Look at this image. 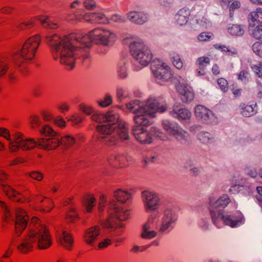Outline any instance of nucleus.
Segmentation results:
<instances>
[{
    "label": "nucleus",
    "instance_id": "nucleus-54",
    "mask_svg": "<svg viewBox=\"0 0 262 262\" xmlns=\"http://www.w3.org/2000/svg\"><path fill=\"white\" fill-rule=\"evenodd\" d=\"M251 68L256 76L262 78V62L258 61L255 64H251Z\"/></svg>",
    "mask_w": 262,
    "mask_h": 262
},
{
    "label": "nucleus",
    "instance_id": "nucleus-51",
    "mask_svg": "<svg viewBox=\"0 0 262 262\" xmlns=\"http://www.w3.org/2000/svg\"><path fill=\"white\" fill-rule=\"evenodd\" d=\"M35 17L26 22H23L16 25V27L20 30H26L33 27L35 24Z\"/></svg>",
    "mask_w": 262,
    "mask_h": 262
},
{
    "label": "nucleus",
    "instance_id": "nucleus-12",
    "mask_svg": "<svg viewBox=\"0 0 262 262\" xmlns=\"http://www.w3.org/2000/svg\"><path fill=\"white\" fill-rule=\"evenodd\" d=\"M132 132L136 140L141 143L150 144L152 142V134L144 127L140 125H134Z\"/></svg>",
    "mask_w": 262,
    "mask_h": 262
},
{
    "label": "nucleus",
    "instance_id": "nucleus-48",
    "mask_svg": "<svg viewBox=\"0 0 262 262\" xmlns=\"http://www.w3.org/2000/svg\"><path fill=\"white\" fill-rule=\"evenodd\" d=\"M170 56L173 66L178 69H181L183 67V62L179 55L172 53Z\"/></svg>",
    "mask_w": 262,
    "mask_h": 262
},
{
    "label": "nucleus",
    "instance_id": "nucleus-36",
    "mask_svg": "<svg viewBox=\"0 0 262 262\" xmlns=\"http://www.w3.org/2000/svg\"><path fill=\"white\" fill-rule=\"evenodd\" d=\"M152 221L148 220L143 226V232L141 236L144 238L150 239L157 235V232L155 230L150 231L152 228Z\"/></svg>",
    "mask_w": 262,
    "mask_h": 262
},
{
    "label": "nucleus",
    "instance_id": "nucleus-37",
    "mask_svg": "<svg viewBox=\"0 0 262 262\" xmlns=\"http://www.w3.org/2000/svg\"><path fill=\"white\" fill-rule=\"evenodd\" d=\"M21 139V149L23 150H29L33 149L35 146L38 147V140L35 141L33 139H24L22 133Z\"/></svg>",
    "mask_w": 262,
    "mask_h": 262
},
{
    "label": "nucleus",
    "instance_id": "nucleus-24",
    "mask_svg": "<svg viewBox=\"0 0 262 262\" xmlns=\"http://www.w3.org/2000/svg\"><path fill=\"white\" fill-rule=\"evenodd\" d=\"M59 244L67 250H71L74 246V238L71 233L67 231H63L61 235L57 238Z\"/></svg>",
    "mask_w": 262,
    "mask_h": 262
},
{
    "label": "nucleus",
    "instance_id": "nucleus-59",
    "mask_svg": "<svg viewBox=\"0 0 262 262\" xmlns=\"http://www.w3.org/2000/svg\"><path fill=\"white\" fill-rule=\"evenodd\" d=\"M41 124L40 117L36 115H33L30 117V127L32 129L37 128Z\"/></svg>",
    "mask_w": 262,
    "mask_h": 262
},
{
    "label": "nucleus",
    "instance_id": "nucleus-10",
    "mask_svg": "<svg viewBox=\"0 0 262 262\" xmlns=\"http://www.w3.org/2000/svg\"><path fill=\"white\" fill-rule=\"evenodd\" d=\"M155 117L156 114L163 113L167 111L168 106L165 100L160 98L150 97L147 100L145 105Z\"/></svg>",
    "mask_w": 262,
    "mask_h": 262
},
{
    "label": "nucleus",
    "instance_id": "nucleus-27",
    "mask_svg": "<svg viewBox=\"0 0 262 262\" xmlns=\"http://www.w3.org/2000/svg\"><path fill=\"white\" fill-rule=\"evenodd\" d=\"M171 114L175 115L177 118L179 120H188L191 118V114L186 108L179 107L178 105L174 106Z\"/></svg>",
    "mask_w": 262,
    "mask_h": 262
},
{
    "label": "nucleus",
    "instance_id": "nucleus-61",
    "mask_svg": "<svg viewBox=\"0 0 262 262\" xmlns=\"http://www.w3.org/2000/svg\"><path fill=\"white\" fill-rule=\"evenodd\" d=\"M27 174L30 178H31L32 179H34L37 181H41L43 178V173L37 171H30L29 172H28Z\"/></svg>",
    "mask_w": 262,
    "mask_h": 262
},
{
    "label": "nucleus",
    "instance_id": "nucleus-64",
    "mask_svg": "<svg viewBox=\"0 0 262 262\" xmlns=\"http://www.w3.org/2000/svg\"><path fill=\"white\" fill-rule=\"evenodd\" d=\"M252 50L257 55L262 56V42H255L252 46Z\"/></svg>",
    "mask_w": 262,
    "mask_h": 262
},
{
    "label": "nucleus",
    "instance_id": "nucleus-33",
    "mask_svg": "<svg viewBox=\"0 0 262 262\" xmlns=\"http://www.w3.org/2000/svg\"><path fill=\"white\" fill-rule=\"evenodd\" d=\"M249 25L262 24V8H257L255 10L251 11L248 17Z\"/></svg>",
    "mask_w": 262,
    "mask_h": 262
},
{
    "label": "nucleus",
    "instance_id": "nucleus-62",
    "mask_svg": "<svg viewBox=\"0 0 262 262\" xmlns=\"http://www.w3.org/2000/svg\"><path fill=\"white\" fill-rule=\"evenodd\" d=\"M241 6V2L239 1L236 0L232 2L229 7L230 16L231 17H233L234 10L239 9Z\"/></svg>",
    "mask_w": 262,
    "mask_h": 262
},
{
    "label": "nucleus",
    "instance_id": "nucleus-5",
    "mask_svg": "<svg viewBox=\"0 0 262 262\" xmlns=\"http://www.w3.org/2000/svg\"><path fill=\"white\" fill-rule=\"evenodd\" d=\"M151 70L156 81L161 85L171 80L173 78L170 67L159 59L153 61Z\"/></svg>",
    "mask_w": 262,
    "mask_h": 262
},
{
    "label": "nucleus",
    "instance_id": "nucleus-21",
    "mask_svg": "<svg viewBox=\"0 0 262 262\" xmlns=\"http://www.w3.org/2000/svg\"><path fill=\"white\" fill-rule=\"evenodd\" d=\"M164 129L170 135L176 137L177 138H184L187 133L179 126H173L169 121H164L162 123Z\"/></svg>",
    "mask_w": 262,
    "mask_h": 262
},
{
    "label": "nucleus",
    "instance_id": "nucleus-16",
    "mask_svg": "<svg viewBox=\"0 0 262 262\" xmlns=\"http://www.w3.org/2000/svg\"><path fill=\"white\" fill-rule=\"evenodd\" d=\"M179 97L184 103L192 101L194 98V93L192 89L188 84H179L177 86Z\"/></svg>",
    "mask_w": 262,
    "mask_h": 262
},
{
    "label": "nucleus",
    "instance_id": "nucleus-44",
    "mask_svg": "<svg viewBox=\"0 0 262 262\" xmlns=\"http://www.w3.org/2000/svg\"><path fill=\"white\" fill-rule=\"evenodd\" d=\"M39 133L46 137L49 138L56 137L60 135V133L54 130L53 128L48 124H45L42 126L39 129Z\"/></svg>",
    "mask_w": 262,
    "mask_h": 262
},
{
    "label": "nucleus",
    "instance_id": "nucleus-50",
    "mask_svg": "<svg viewBox=\"0 0 262 262\" xmlns=\"http://www.w3.org/2000/svg\"><path fill=\"white\" fill-rule=\"evenodd\" d=\"M108 21L106 16L101 13H94L93 24H104Z\"/></svg>",
    "mask_w": 262,
    "mask_h": 262
},
{
    "label": "nucleus",
    "instance_id": "nucleus-32",
    "mask_svg": "<svg viewBox=\"0 0 262 262\" xmlns=\"http://www.w3.org/2000/svg\"><path fill=\"white\" fill-rule=\"evenodd\" d=\"M108 163L116 168H122L127 164L126 157L122 155L113 156L109 158Z\"/></svg>",
    "mask_w": 262,
    "mask_h": 262
},
{
    "label": "nucleus",
    "instance_id": "nucleus-57",
    "mask_svg": "<svg viewBox=\"0 0 262 262\" xmlns=\"http://www.w3.org/2000/svg\"><path fill=\"white\" fill-rule=\"evenodd\" d=\"M198 139L203 143H209L211 140V136L208 132H201L198 135Z\"/></svg>",
    "mask_w": 262,
    "mask_h": 262
},
{
    "label": "nucleus",
    "instance_id": "nucleus-30",
    "mask_svg": "<svg viewBox=\"0 0 262 262\" xmlns=\"http://www.w3.org/2000/svg\"><path fill=\"white\" fill-rule=\"evenodd\" d=\"M21 133L16 132L12 136V138H10V140H9V149L11 152H17L21 149Z\"/></svg>",
    "mask_w": 262,
    "mask_h": 262
},
{
    "label": "nucleus",
    "instance_id": "nucleus-2",
    "mask_svg": "<svg viewBox=\"0 0 262 262\" xmlns=\"http://www.w3.org/2000/svg\"><path fill=\"white\" fill-rule=\"evenodd\" d=\"M41 43V36L36 34L28 38L23 44L20 50L11 56L13 63L20 67L24 60H32L35 58L37 51Z\"/></svg>",
    "mask_w": 262,
    "mask_h": 262
},
{
    "label": "nucleus",
    "instance_id": "nucleus-52",
    "mask_svg": "<svg viewBox=\"0 0 262 262\" xmlns=\"http://www.w3.org/2000/svg\"><path fill=\"white\" fill-rule=\"evenodd\" d=\"M217 83L220 90L224 93H227L229 90V84L227 80L223 77L217 79Z\"/></svg>",
    "mask_w": 262,
    "mask_h": 262
},
{
    "label": "nucleus",
    "instance_id": "nucleus-45",
    "mask_svg": "<svg viewBox=\"0 0 262 262\" xmlns=\"http://www.w3.org/2000/svg\"><path fill=\"white\" fill-rule=\"evenodd\" d=\"M126 107L131 112L137 115L140 113H144L145 106L143 107L140 105L139 101H134L126 104Z\"/></svg>",
    "mask_w": 262,
    "mask_h": 262
},
{
    "label": "nucleus",
    "instance_id": "nucleus-60",
    "mask_svg": "<svg viewBox=\"0 0 262 262\" xmlns=\"http://www.w3.org/2000/svg\"><path fill=\"white\" fill-rule=\"evenodd\" d=\"M78 214L75 211V209L71 208L67 213L66 219L68 222H72L78 219Z\"/></svg>",
    "mask_w": 262,
    "mask_h": 262
},
{
    "label": "nucleus",
    "instance_id": "nucleus-40",
    "mask_svg": "<svg viewBox=\"0 0 262 262\" xmlns=\"http://www.w3.org/2000/svg\"><path fill=\"white\" fill-rule=\"evenodd\" d=\"M117 132L119 137L122 140L129 139L127 124L125 122H120L118 125Z\"/></svg>",
    "mask_w": 262,
    "mask_h": 262
},
{
    "label": "nucleus",
    "instance_id": "nucleus-11",
    "mask_svg": "<svg viewBox=\"0 0 262 262\" xmlns=\"http://www.w3.org/2000/svg\"><path fill=\"white\" fill-rule=\"evenodd\" d=\"M15 232L20 235L27 227L29 216L24 209L17 208L15 211Z\"/></svg>",
    "mask_w": 262,
    "mask_h": 262
},
{
    "label": "nucleus",
    "instance_id": "nucleus-63",
    "mask_svg": "<svg viewBox=\"0 0 262 262\" xmlns=\"http://www.w3.org/2000/svg\"><path fill=\"white\" fill-rule=\"evenodd\" d=\"M112 103V98L109 95H106L103 100L98 101V104L102 107H107Z\"/></svg>",
    "mask_w": 262,
    "mask_h": 262
},
{
    "label": "nucleus",
    "instance_id": "nucleus-26",
    "mask_svg": "<svg viewBox=\"0 0 262 262\" xmlns=\"http://www.w3.org/2000/svg\"><path fill=\"white\" fill-rule=\"evenodd\" d=\"M241 114L246 117H250L257 112V104L252 102L247 104L242 103L239 106Z\"/></svg>",
    "mask_w": 262,
    "mask_h": 262
},
{
    "label": "nucleus",
    "instance_id": "nucleus-47",
    "mask_svg": "<svg viewBox=\"0 0 262 262\" xmlns=\"http://www.w3.org/2000/svg\"><path fill=\"white\" fill-rule=\"evenodd\" d=\"M119 116L118 114H115L113 112H108L105 114V122L107 121L111 124H115L118 123Z\"/></svg>",
    "mask_w": 262,
    "mask_h": 262
},
{
    "label": "nucleus",
    "instance_id": "nucleus-31",
    "mask_svg": "<svg viewBox=\"0 0 262 262\" xmlns=\"http://www.w3.org/2000/svg\"><path fill=\"white\" fill-rule=\"evenodd\" d=\"M174 222V219L172 212L171 210L165 211L162 219L160 231L161 232L166 231L171 226V224Z\"/></svg>",
    "mask_w": 262,
    "mask_h": 262
},
{
    "label": "nucleus",
    "instance_id": "nucleus-29",
    "mask_svg": "<svg viewBox=\"0 0 262 262\" xmlns=\"http://www.w3.org/2000/svg\"><path fill=\"white\" fill-rule=\"evenodd\" d=\"M190 15V11L188 9L183 8L180 9L175 16L176 21L177 25L182 26L187 24Z\"/></svg>",
    "mask_w": 262,
    "mask_h": 262
},
{
    "label": "nucleus",
    "instance_id": "nucleus-9",
    "mask_svg": "<svg viewBox=\"0 0 262 262\" xmlns=\"http://www.w3.org/2000/svg\"><path fill=\"white\" fill-rule=\"evenodd\" d=\"M34 235L29 225L28 232L23 237L16 247L17 251L20 253L27 254L33 251L36 245L35 238L33 236Z\"/></svg>",
    "mask_w": 262,
    "mask_h": 262
},
{
    "label": "nucleus",
    "instance_id": "nucleus-39",
    "mask_svg": "<svg viewBox=\"0 0 262 262\" xmlns=\"http://www.w3.org/2000/svg\"><path fill=\"white\" fill-rule=\"evenodd\" d=\"M251 35L257 40H262V24L249 25Z\"/></svg>",
    "mask_w": 262,
    "mask_h": 262
},
{
    "label": "nucleus",
    "instance_id": "nucleus-15",
    "mask_svg": "<svg viewBox=\"0 0 262 262\" xmlns=\"http://www.w3.org/2000/svg\"><path fill=\"white\" fill-rule=\"evenodd\" d=\"M144 111V113H140L134 116V120L136 124V125H140L143 127L148 126L152 124V119L155 118L153 116L154 113H150L145 105Z\"/></svg>",
    "mask_w": 262,
    "mask_h": 262
},
{
    "label": "nucleus",
    "instance_id": "nucleus-17",
    "mask_svg": "<svg viewBox=\"0 0 262 262\" xmlns=\"http://www.w3.org/2000/svg\"><path fill=\"white\" fill-rule=\"evenodd\" d=\"M230 202V199L227 194H223L215 202H211L209 205V211L212 218V213H223L222 211L217 210L219 208H225Z\"/></svg>",
    "mask_w": 262,
    "mask_h": 262
},
{
    "label": "nucleus",
    "instance_id": "nucleus-8",
    "mask_svg": "<svg viewBox=\"0 0 262 262\" xmlns=\"http://www.w3.org/2000/svg\"><path fill=\"white\" fill-rule=\"evenodd\" d=\"M90 34L93 39V42L96 44L107 45L108 43L114 40L115 35L109 30L101 28H97L90 31Z\"/></svg>",
    "mask_w": 262,
    "mask_h": 262
},
{
    "label": "nucleus",
    "instance_id": "nucleus-19",
    "mask_svg": "<svg viewBox=\"0 0 262 262\" xmlns=\"http://www.w3.org/2000/svg\"><path fill=\"white\" fill-rule=\"evenodd\" d=\"M100 233V229L98 226H94L86 229L84 233L83 241L89 245H93Z\"/></svg>",
    "mask_w": 262,
    "mask_h": 262
},
{
    "label": "nucleus",
    "instance_id": "nucleus-20",
    "mask_svg": "<svg viewBox=\"0 0 262 262\" xmlns=\"http://www.w3.org/2000/svg\"><path fill=\"white\" fill-rule=\"evenodd\" d=\"M142 196L145 199L147 208L150 210H155L158 207L160 199L156 194L148 191H144L142 192Z\"/></svg>",
    "mask_w": 262,
    "mask_h": 262
},
{
    "label": "nucleus",
    "instance_id": "nucleus-34",
    "mask_svg": "<svg viewBox=\"0 0 262 262\" xmlns=\"http://www.w3.org/2000/svg\"><path fill=\"white\" fill-rule=\"evenodd\" d=\"M117 222L110 212L108 219L102 223V226L104 228L106 229H115L116 231L119 230V233L117 234L120 235L123 232V230L122 228H119V225Z\"/></svg>",
    "mask_w": 262,
    "mask_h": 262
},
{
    "label": "nucleus",
    "instance_id": "nucleus-38",
    "mask_svg": "<svg viewBox=\"0 0 262 262\" xmlns=\"http://www.w3.org/2000/svg\"><path fill=\"white\" fill-rule=\"evenodd\" d=\"M76 142V139L70 135L63 136L60 135V145L64 149H68L72 147Z\"/></svg>",
    "mask_w": 262,
    "mask_h": 262
},
{
    "label": "nucleus",
    "instance_id": "nucleus-25",
    "mask_svg": "<svg viewBox=\"0 0 262 262\" xmlns=\"http://www.w3.org/2000/svg\"><path fill=\"white\" fill-rule=\"evenodd\" d=\"M127 17L133 23L143 25L148 20V16L143 11H130L128 13Z\"/></svg>",
    "mask_w": 262,
    "mask_h": 262
},
{
    "label": "nucleus",
    "instance_id": "nucleus-53",
    "mask_svg": "<svg viewBox=\"0 0 262 262\" xmlns=\"http://www.w3.org/2000/svg\"><path fill=\"white\" fill-rule=\"evenodd\" d=\"M95 202L96 199L93 196L91 195L86 198L84 205L86 212L90 213L92 212V209L95 206Z\"/></svg>",
    "mask_w": 262,
    "mask_h": 262
},
{
    "label": "nucleus",
    "instance_id": "nucleus-55",
    "mask_svg": "<svg viewBox=\"0 0 262 262\" xmlns=\"http://www.w3.org/2000/svg\"><path fill=\"white\" fill-rule=\"evenodd\" d=\"M9 68L8 62L6 59H0V78L4 77Z\"/></svg>",
    "mask_w": 262,
    "mask_h": 262
},
{
    "label": "nucleus",
    "instance_id": "nucleus-3",
    "mask_svg": "<svg viewBox=\"0 0 262 262\" xmlns=\"http://www.w3.org/2000/svg\"><path fill=\"white\" fill-rule=\"evenodd\" d=\"M30 226L38 249H49L53 244V239L48 228L36 217L32 218Z\"/></svg>",
    "mask_w": 262,
    "mask_h": 262
},
{
    "label": "nucleus",
    "instance_id": "nucleus-18",
    "mask_svg": "<svg viewBox=\"0 0 262 262\" xmlns=\"http://www.w3.org/2000/svg\"><path fill=\"white\" fill-rule=\"evenodd\" d=\"M3 190L6 195L13 201L21 203L31 201V199L25 197L23 194L17 192L9 185L4 186Z\"/></svg>",
    "mask_w": 262,
    "mask_h": 262
},
{
    "label": "nucleus",
    "instance_id": "nucleus-6",
    "mask_svg": "<svg viewBox=\"0 0 262 262\" xmlns=\"http://www.w3.org/2000/svg\"><path fill=\"white\" fill-rule=\"evenodd\" d=\"M244 220L243 216L240 211H236L232 214L225 215L223 213H212V221L214 225L217 227L224 224L232 228H235L241 225Z\"/></svg>",
    "mask_w": 262,
    "mask_h": 262
},
{
    "label": "nucleus",
    "instance_id": "nucleus-35",
    "mask_svg": "<svg viewBox=\"0 0 262 262\" xmlns=\"http://www.w3.org/2000/svg\"><path fill=\"white\" fill-rule=\"evenodd\" d=\"M35 18L36 20L39 21L42 26L45 28L56 29L58 28V24L52 22L48 16L39 15L35 16Z\"/></svg>",
    "mask_w": 262,
    "mask_h": 262
},
{
    "label": "nucleus",
    "instance_id": "nucleus-23",
    "mask_svg": "<svg viewBox=\"0 0 262 262\" xmlns=\"http://www.w3.org/2000/svg\"><path fill=\"white\" fill-rule=\"evenodd\" d=\"M41 196L39 195L37 196L36 199H35V203H40V204L36 207L35 209L36 210L47 213L50 212L53 208L54 204L52 200L49 198H45L41 199Z\"/></svg>",
    "mask_w": 262,
    "mask_h": 262
},
{
    "label": "nucleus",
    "instance_id": "nucleus-56",
    "mask_svg": "<svg viewBox=\"0 0 262 262\" xmlns=\"http://www.w3.org/2000/svg\"><path fill=\"white\" fill-rule=\"evenodd\" d=\"M213 37V33L210 32H203L199 34L197 38L199 41L205 42L209 41Z\"/></svg>",
    "mask_w": 262,
    "mask_h": 262
},
{
    "label": "nucleus",
    "instance_id": "nucleus-42",
    "mask_svg": "<svg viewBox=\"0 0 262 262\" xmlns=\"http://www.w3.org/2000/svg\"><path fill=\"white\" fill-rule=\"evenodd\" d=\"M116 128V125L108 123L107 124L99 125L96 126V130L101 134L110 135Z\"/></svg>",
    "mask_w": 262,
    "mask_h": 262
},
{
    "label": "nucleus",
    "instance_id": "nucleus-7",
    "mask_svg": "<svg viewBox=\"0 0 262 262\" xmlns=\"http://www.w3.org/2000/svg\"><path fill=\"white\" fill-rule=\"evenodd\" d=\"M70 38L73 47L72 50L74 57H75L76 52H82V49L85 47H89L91 43L93 42L90 32L89 34L84 35L80 33L71 34L70 35ZM74 58H75V57Z\"/></svg>",
    "mask_w": 262,
    "mask_h": 262
},
{
    "label": "nucleus",
    "instance_id": "nucleus-1",
    "mask_svg": "<svg viewBox=\"0 0 262 262\" xmlns=\"http://www.w3.org/2000/svg\"><path fill=\"white\" fill-rule=\"evenodd\" d=\"M46 43L50 47L52 57L55 60L59 58L61 64L68 70L75 67V59L70 41V35L61 37L57 34H49L46 37Z\"/></svg>",
    "mask_w": 262,
    "mask_h": 262
},
{
    "label": "nucleus",
    "instance_id": "nucleus-28",
    "mask_svg": "<svg viewBox=\"0 0 262 262\" xmlns=\"http://www.w3.org/2000/svg\"><path fill=\"white\" fill-rule=\"evenodd\" d=\"M210 62V58L207 56L199 57L195 62L197 67L196 73L198 76H203L206 74L205 69Z\"/></svg>",
    "mask_w": 262,
    "mask_h": 262
},
{
    "label": "nucleus",
    "instance_id": "nucleus-46",
    "mask_svg": "<svg viewBox=\"0 0 262 262\" xmlns=\"http://www.w3.org/2000/svg\"><path fill=\"white\" fill-rule=\"evenodd\" d=\"M237 76V79L244 83L248 82L251 78V74L248 68L242 70Z\"/></svg>",
    "mask_w": 262,
    "mask_h": 262
},
{
    "label": "nucleus",
    "instance_id": "nucleus-4",
    "mask_svg": "<svg viewBox=\"0 0 262 262\" xmlns=\"http://www.w3.org/2000/svg\"><path fill=\"white\" fill-rule=\"evenodd\" d=\"M129 49L133 58L142 67L147 66L152 59L153 54L149 47L142 39L132 41Z\"/></svg>",
    "mask_w": 262,
    "mask_h": 262
},
{
    "label": "nucleus",
    "instance_id": "nucleus-13",
    "mask_svg": "<svg viewBox=\"0 0 262 262\" xmlns=\"http://www.w3.org/2000/svg\"><path fill=\"white\" fill-rule=\"evenodd\" d=\"M60 145V135L49 138L38 139V148L46 150H52L57 149Z\"/></svg>",
    "mask_w": 262,
    "mask_h": 262
},
{
    "label": "nucleus",
    "instance_id": "nucleus-58",
    "mask_svg": "<svg viewBox=\"0 0 262 262\" xmlns=\"http://www.w3.org/2000/svg\"><path fill=\"white\" fill-rule=\"evenodd\" d=\"M215 48L222 52L227 53L228 55H233L236 53V51L234 49L229 48L225 45H215Z\"/></svg>",
    "mask_w": 262,
    "mask_h": 262
},
{
    "label": "nucleus",
    "instance_id": "nucleus-41",
    "mask_svg": "<svg viewBox=\"0 0 262 262\" xmlns=\"http://www.w3.org/2000/svg\"><path fill=\"white\" fill-rule=\"evenodd\" d=\"M114 196L117 201L124 203L130 198V194L125 190L118 189L114 192Z\"/></svg>",
    "mask_w": 262,
    "mask_h": 262
},
{
    "label": "nucleus",
    "instance_id": "nucleus-49",
    "mask_svg": "<svg viewBox=\"0 0 262 262\" xmlns=\"http://www.w3.org/2000/svg\"><path fill=\"white\" fill-rule=\"evenodd\" d=\"M0 206L4 209L3 221L9 222L13 220L9 208L7 207L4 202L0 201Z\"/></svg>",
    "mask_w": 262,
    "mask_h": 262
},
{
    "label": "nucleus",
    "instance_id": "nucleus-43",
    "mask_svg": "<svg viewBox=\"0 0 262 262\" xmlns=\"http://www.w3.org/2000/svg\"><path fill=\"white\" fill-rule=\"evenodd\" d=\"M228 33L235 36H242L245 32L244 27L241 25L233 24L228 28Z\"/></svg>",
    "mask_w": 262,
    "mask_h": 262
},
{
    "label": "nucleus",
    "instance_id": "nucleus-14",
    "mask_svg": "<svg viewBox=\"0 0 262 262\" xmlns=\"http://www.w3.org/2000/svg\"><path fill=\"white\" fill-rule=\"evenodd\" d=\"M195 115L203 123H210L214 116L213 112L203 105H198L195 107Z\"/></svg>",
    "mask_w": 262,
    "mask_h": 262
},
{
    "label": "nucleus",
    "instance_id": "nucleus-22",
    "mask_svg": "<svg viewBox=\"0 0 262 262\" xmlns=\"http://www.w3.org/2000/svg\"><path fill=\"white\" fill-rule=\"evenodd\" d=\"M110 213L117 222H120V221L125 220L129 217L130 211L123 209L122 207L115 204L113 208L110 210Z\"/></svg>",
    "mask_w": 262,
    "mask_h": 262
}]
</instances>
